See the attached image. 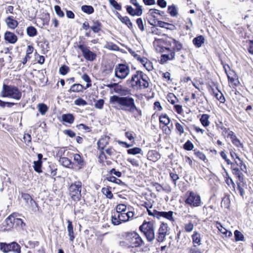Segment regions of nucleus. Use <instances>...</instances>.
<instances>
[{
  "label": "nucleus",
  "instance_id": "35",
  "mask_svg": "<svg viewBox=\"0 0 253 253\" xmlns=\"http://www.w3.org/2000/svg\"><path fill=\"white\" fill-rule=\"evenodd\" d=\"M101 191L102 193L105 195L106 198L111 199L113 197V195L111 192V191L108 188L106 187H103L102 188Z\"/></svg>",
  "mask_w": 253,
  "mask_h": 253
},
{
  "label": "nucleus",
  "instance_id": "58",
  "mask_svg": "<svg viewBox=\"0 0 253 253\" xmlns=\"http://www.w3.org/2000/svg\"><path fill=\"white\" fill-rule=\"evenodd\" d=\"M194 154L201 160L205 161L206 159L205 154L203 153L200 152L199 151H196V150H194Z\"/></svg>",
  "mask_w": 253,
  "mask_h": 253
},
{
  "label": "nucleus",
  "instance_id": "56",
  "mask_svg": "<svg viewBox=\"0 0 253 253\" xmlns=\"http://www.w3.org/2000/svg\"><path fill=\"white\" fill-rule=\"evenodd\" d=\"M161 42V40L155 39V41L154 42V44L155 46H156V45L157 46V47H156V50L157 51L164 52V47L159 45V44Z\"/></svg>",
  "mask_w": 253,
  "mask_h": 253
},
{
  "label": "nucleus",
  "instance_id": "9",
  "mask_svg": "<svg viewBox=\"0 0 253 253\" xmlns=\"http://www.w3.org/2000/svg\"><path fill=\"white\" fill-rule=\"evenodd\" d=\"M168 226L167 223H162L159 231L158 235L157 238V240L159 242H161L164 241L166 235L168 231Z\"/></svg>",
  "mask_w": 253,
  "mask_h": 253
},
{
  "label": "nucleus",
  "instance_id": "49",
  "mask_svg": "<svg viewBox=\"0 0 253 253\" xmlns=\"http://www.w3.org/2000/svg\"><path fill=\"white\" fill-rule=\"evenodd\" d=\"M82 79L85 82L87 83V84H86V87L87 88H88L90 86H91V80L88 75H87L86 74H84L82 76Z\"/></svg>",
  "mask_w": 253,
  "mask_h": 253
},
{
  "label": "nucleus",
  "instance_id": "40",
  "mask_svg": "<svg viewBox=\"0 0 253 253\" xmlns=\"http://www.w3.org/2000/svg\"><path fill=\"white\" fill-rule=\"evenodd\" d=\"M160 123L165 125H168L170 122V120L168 116L166 114L162 115L160 117Z\"/></svg>",
  "mask_w": 253,
  "mask_h": 253
},
{
  "label": "nucleus",
  "instance_id": "36",
  "mask_svg": "<svg viewBox=\"0 0 253 253\" xmlns=\"http://www.w3.org/2000/svg\"><path fill=\"white\" fill-rule=\"evenodd\" d=\"M42 165V162H40V161H34L33 166L34 170L38 173H41L42 172L41 169Z\"/></svg>",
  "mask_w": 253,
  "mask_h": 253
},
{
  "label": "nucleus",
  "instance_id": "54",
  "mask_svg": "<svg viewBox=\"0 0 253 253\" xmlns=\"http://www.w3.org/2000/svg\"><path fill=\"white\" fill-rule=\"evenodd\" d=\"M137 74L138 76V78L139 81H140V80H142L143 82L147 81V76L146 75H145L142 71H137Z\"/></svg>",
  "mask_w": 253,
  "mask_h": 253
},
{
  "label": "nucleus",
  "instance_id": "30",
  "mask_svg": "<svg viewBox=\"0 0 253 253\" xmlns=\"http://www.w3.org/2000/svg\"><path fill=\"white\" fill-rule=\"evenodd\" d=\"M217 224L220 226V227L217 226L218 230L221 233L225 235L226 237H230L232 236V233L231 231H228L227 229L223 227L220 223H217Z\"/></svg>",
  "mask_w": 253,
  "mask_h": 253
},
{
  "label": "nucleus",
  "instance_id": "22",
  "mask_svg": "<svg viewBox=\"0 0 253 253\" xmlns=\"http://www.w3.org/2000/svg\"><path fill=\"white\" fill-rule=\"evenodd\" d=\"M62 120L63 121L68 123L69 124H73L75 118L73 114H63L62 115Z\"/></svg>",
  "mask_w": 253,
  "mask_h": 253
},
{
  "label": "nucleus",
  "instance_id": "42",
  "mask_svg": "<svg viewBox=\"0 0 253 253\" xmlns=\"http://www.w3.org/2000/svg\"><path fill=\"white\" fill-rule=\"evenodd\" d=\"M234 237L236 241L244 240V235L241 233V232L237 230H235L234 232Z\"/></svg>",
  "mask_w": 253,
  "mask_h": 253
},
{
  "label": "nucleus",
  "instance_id": "50",
  "mask_svg": "<svg viewBox=\"0 0 253 253\" xmlns=\"http://www.w3.org/2000/svg\"><path fill=\"white\" fill-rule=\"evenodd\" d=\"M54 10L56 14L60 17H63L64 16V13L59 5H55L54 6Z\"/></svg>",
  "mask_w": 253,
  "mask_h": 253
},
{
  "label": "nucleus",
  "instance_id": "11",
  "mask_svg": "<svg viewBox=\"0 0 253 253\" xmlns=\"http://www.w3.org/2000/svg\"><path fill=\"white\" fill-rule=\"evenodd\" d=\"M138 75L137 71L135 74L133 75L130 79L127 81V84L129 87H132L133 89L137 88L140 84V81L138 78Z\"/></svg>",
  "mask_w": 253,
  "mask_h": 253
},
{
  "label": "nucleus",
  "instance_id": "41",
  "mask_svg": "<svg viewBox=\"0 0 253 253\" xmlns=\"http://www.w3.org/2000/svg\"><path fill=\"white\" fill-rule=\"evenodd\" d=\"M110 4L117 10H121L122 9V6L120 3L117 2L116 0H109Z\"/></svg>",
  "mask_w": 253,
  "mask_h": 253
},
{
  "label": "nucleus",
  "instance_id": "39",
  "mask_svg": "<svg viewBox=\"0 0 253 253\" xmlns=\"http://www.w3.org/2000/svg\"><path fill=\"white\" fill-rule=\"evenodd\" d=\"M38 109L42 115H44L48 110V107L45 104L40 103L38 105Z\"/></svg>",
  "mask_w": 253,
  "mask_h": 253
},
{
  "label": "nucleus",
  "instance_id": "28",
  "mask_svg": "<svg viewBox=\"0 0 253 253\" xmlns=\"http://www.w3.org/2000/svg\"><path fill=\"white\" fill-rule=\"evenodd\" d=\"M106 179L109 181L114 182L120 185H126V184L124 182L114 176H108L106 177Z\"/></svg>",
  "mask_w": 253,
  "mask_h": 253
},
{
  "label": "nucleus",
  "instance_id": "43",
  "mask_svg": "<svg viewBox=\"0 0 253 253\" xmlns=\"http://www.w3.org/2000/svg\"><path fill=\"white\" fill-rule=\"evenodd\" d=\"M69 71V68L65 65H62L59 70V73L62 75H66Z\"/></svg>",
  "mask_w": 253,
  "mask_h": 253
},
{
  "label": "nucleus",
  "instance_id": "10",
  "mask_svg": "<svg viewBox=\"0 0 253 253\" xmlns=\"http://www.w3.org/2000/svg\"><path fill=\"white\" fill-rule=\"evenodd\" d=\"M173 212L172 211H169L167 212L159 211L155 210L154 217H156L158 218L163 217L172 222L173 221Z\"/></svg>",
  "mask_w": 253,
  "mask_h": 253
},
{
  "label": "nucleus",
  "instance_id": "25",
  "mask_svg": "<svg viewBox=\"0 0 253 253\" xmlns=\"http://www.w3.org/2000/svg\"><path fill=\"white\" fill-rule=\"evenodd\" d=\"M59 162L64 167L70 168V166L73 163L67 157H62L59 159Z\"/></svg>",
  "mask_w": 253,
  "mask_h": 253
},
{
  "label": "nucleus",
  "instance_id": "57",
  "mask_svg": "<svg viewBox=\"0 0 253 253\" xmlns=\"http://www.w3.org/2000/svg\"><path fill=\"white\" fill-rule=\"evenodd\" d=\"M104 103V101L103 99H100L97 100L94 104V106L95 108L99 109H101Z\"/></svg>",
  "mask_w": 253,
  "mask_h": 253
},
{
  "label": "nucleus",
  "instance_id": "31",
  "mask_svg": "<svg viewBox=\"0 0 253 253\" xmlns=\"http://www.w3.org/2000/svg\"><path fill=\"white\" fill-rule=\"evenodd\" d=\"M27 34L29 36L33 37L37 35L38 32L34 27L29 26L27 28Z\"/></svg>",
  "mask_w": 253,
  "mask_h": 253
},
{
  "label": "nucleus",
  "instance_id": "55",
  "mask_svg": "<svg viewBox=\"0 0 253 253\" xmlns=\"http://www.w3.org/2000/svg\"><path fill=\"white\" fill-rule=\"evenodd\" d=\"M231 141H232V143L238 148L240 147V148H243L244 147V145H243V143H242L241 142L240 140L237 137L235 138V139H234L233 140H232Z\"/></svg>",
  "mask_w": 253,
  "mask_h": 253
},
{
  "label": "nucleus",
  "instance_id": "3",
  "mask_svg": "<svg viewBox=\"0 0 253 253\" xmlns=\"http://www.w3.org/2000/svg\"><path fill=\"white\" fill-rule=\"evenodd\" d=\"M139 229L145 235L149 242H152L155 239L154 226L152 222H144L139 227Z\"/></svg>",
  "mask_w": 253,
  "mask_h": 253
},
{
  "label": "nucleus",
  "instance_id": "62",
  "mask_svg": "<svg viewBox=\"0 0 253 253\" xmlns=\"http://www.w3.org/2000/svg\"><path fill=\"white\" fill-rule=\"evenodd\" d=\"M21 197L28 204L30 202L31 200L33 199L31 198V196L27 193H22L21 194Z\"/></svg>",
  "mask_w": 253,
  "mask_h": 253
},
{
  "label": "nucleus",
  "instance_id": "15",
  "mask_svg": "<svg viewBox=\"0 0 253 253\" xmlns=\"http://www.w3.org/2000/svg\"><path fill=\"white\" fill-rule=\"evenodd\" d=\"M164 13V11L152 8L149 10L147 14L148 16H151L153 19L156 20L159 19V16H163Z\"/></svg>",
  "mask_w": 253,
  "mask_h": 253
},
{
  "label": "nucleus",
  "instance_id": "53",
  "mask_svg": "<svg viewBox=\"0 0 253 253\" xmlns=\"http://www.w3.org/2000/svg\"><path fill=\"white\" fill-rule=\"evenodd\" d=\"M220 155L221 157L225 160L227 165H230L231 166L233 163H232L229 159H228L227 157V155L224 151H222L220 152Z\"/></svg>",
  "mask_w": 253,
  "mask_h": 253
},
{
  "label": "nucleus",
  "instance_id": "27",
  "mask_svg": "<svg viewBox=\"0 0 253 253\" xmlns=\"http://www.w3.org/2000/svg\"><path fill=\"white\" fill-rule=\"evenodd\" d=\"M93 25L90 28L94 33H98L101 29V23L98 21H93Z\"/></svg>",
  "mask_w": 253,
  "mask_h": 253
},
{
  "label": "nucleus",
  "instance_id": "44",
  "mask_svg": "<svg viewBox=\"0 0 253 253\" xmlns=\"http://www.w3.org/2000/svg\"><path fill=\"white\" fill-rule=\"evenodd\" d=\"M111 220L112 224L114 225H119L121 223L118 214L117 215H116L115 214L112 215L111 217Z\"/></svg>",
  "mask_w": 253,
  "mask_h": 253
},
{
  "label": "nucleus",
  "instance_id": "60",
  "mask_svg": "<svg viewBox=\"0 0 253 253\" xmlns=\"http://www.w3.org/2000/svg\"><path fill=\"white\" fill-rule=\"evenodd\" d=\"M120 218L121 222H126L128 220V217L126 216V213L125 212L118 213Z\"/></svg>",
  "mask_w": 253,
  "mask_h": 253
},
{
  "label": "nucleus",
  "instance_id": "24",
  "mask_svg": "<svg viewBox=\"0 0 253 253\" xmlns=\"http://www.w3.org/2000/svg\"><path fill=\"white\" fill-rule=\"evenodd\" d=\"M13 223L14 228L16 229H23L24 226H25V224L23 222L21 219L15 218V217Z\"/></svg>",
  "mask_w": 253,
  "mask_h": 253
},
{
  "label": "nucleus",
  "instance_id": "64",
  "mask_svg": "<svg viewBox=\"0 0 253 253\" xmlns=\"http://www.w3.org/2000/svg\"><path fill=\"white\" fill-rule=\"evenodd\" d=\"M143 66L148 71H152L153 69V67L152 63L151 62H150L148 60L146 62V64L145 63L144 64V65Z\"/></svg>",
  "mask_w": 253,
  "mask_h": 253
},
{
  "label": "nucleus",
  "instance_id": "52",
  "mask_svg": "<svg viewBox=\"0 0 253 253\" xmlns=\"http://www.w3.org/2000/svg\"><path fill=\"white\" fill-rule=\"evenodd\" d=\"M74 104L78 106H84L87 104V102L83 98H79L75 100Z\"/></svg>",
  "mask_w": 253,
  "mask_h": 253
},
{
  "label": "nucleus",
  "instance_id": "17",
  "mask_svg": "<svg viewBox=\"0 0 253 253\" xmlns=\"http://www.w3.org/2000/svg\"><path fill=\"white\" fill-rule=\"evenodd\" d=\"M74 160L77 163L79 169H81L84 168L86 164L84 158L78 154H74Z\"/></svg>",
  "mask_w": 253,
  "mask_h": 253
},
{
  "label": "nucleus",
  "instance_id": "12",
  "mask_svg": "<svg viewBox=\"0 0 253 253\" xmlns=\"http://www.w3.org/2000/svg\"><path fill=\"white\" fill-rule=\"evenodd\" d=\"M4 40L10 43H15L17 41V36L13 33L6 31L4 35Z\"/></svg>",
  "mask_w": 253,
  "mask_h": 253
},
{
  "label": "nucleus",
  "instance_id": "29",
  "mask_svg": "<svg viewBox=\"0 0 253 253\" xmlns=\"http://www.w3.org/2000/svg\"><path fill=\"white\" fill-rule=\"evenodd\" d=\"M192 241L194 244H197L198 245H201V235L197 232H194L192 236Z\"/></svg>",
  "mask_w": 253,
  "mask_h": 253
},
{
  "label": "nucleus",
  "instance_id": "4",
  "mask_svg": "<svg viewBox=\"0 0 253 253\" xmlns=\"http://www.w3.org/2000/svg\"><path fill=\"white\" fill-rule=\"evenodd\" d=\"M125 234L126 239L129 242L130 247H138L144 243L142 238L135 232H126Z\"/></svg>",
  "mask_w": 253,
  "mask_h": 253
},
{
  "label": "nucleus",
  "instance_id": "47",
  "mask_svg": "<svg viewBox=\"0 0 253 253\" xmlns=\"http://www.w3.org/2000/svg\"><path fill=\"white\" fill-rule=\"evenodd\" d=\"M149 157L150 158V160L155 161L158 159V157H160V155L157 152L154 151L149 152L148 153Z\"/></svg>",
  "mask_w": 253,
  "mask_h": 253
},
{
  "label": "nucleus",
  "instance_id": "6",
  "mask_svg": "<svg viewBox=\"0 0 253 253\" xmlns=\"http://www.w3.org/2000/svg\"><path fill=\"white\" fill-rule=\"evenodd\" d=\"M129 67L125 64H118L115 68V76L119 79H125L129 74Z\"/></svg>",
  "mask_w": 253,
  "mask_h": 253
},
{
  "label": "nucleus",
  "instance_id": "8",
  "mask_svg": "<svg viewBox=\"0 0 253 253\" xmlns=\"http://www.w3.org/2000/svg\"><path fill=\"white\" fill-rule=\"evenodd\" d=\"M78 48L82 51L84 58L86 60L92 61L96 59V54L90 51L88 47L84 44H79L78 45Z\"/></svg>",
  "mask_w": 253,
  "mask_h": 253
},
{
  "label": "nucleus",
  "instance_id": "33",
  "mask_svg": "<svg viewBox=\"0 0 253 253\" xmlns=\"http://www.w3.org/2000/svg\"><path fill=\"white\" fill-rule=\"evenodd\" d=\"M84 88V86L79 84H74L72 85L69 90L70 92H79L82 91Z\"/></svg>",
  "mask_w": 253,
  "mask_h": 253
},
{
  "label": "nucleus",
  "instance_id": "5",
  "mask_svg": "<svg viewBox=\"0 0 253 253\" xmlns=\"http://www.w3.org/2000/svg\"><path fill=\"white\" fill-rule=\"evenodd\" d=\"M82 183L80 181H76L69 187V194L72 199L75 201H79L81 198Z\"/></svg>",
  "mask_w": 253,
  "mask_h": 253
},
{
  "label": "nucleus",
  "instance_id": "46",
  "mask_svg": "<svg viewBox=\"0 0 253 253\" xmlns=\"http://www.w3.org/2000/svg\"><path fill=\"white\" fill-rule=\"evenodd\" d=\"M216 126L218 130H221L222 131V135H224L226 133L228 132L229 129L223 126L222 122H219L218 124H217Z\"/></svg>",
  "mask_w": 253,
  "mask_h": 253
},
{
  "label": "nucleus",
  "instance_id": "1",
  "mask_svg": "<svg viewBox=\"0 0 253 253\" xmlns=\"http://www.w3.org/2000/svg\"><path fill=\"white\" fill-rule=\"evenodd\" d=\"M110 103L113 105L114 108L126 112L134 113L136 112L134 114L135 118L142 116L141 110L136 107L134 98L129 96L113 95L110 98Z\"/></svg>",
  "mask_w": 253,
  "mask_h": 253
},
{
  "label": "nucleus",
  "instance_id": "7",
  "mask_svg": "<svg viewBox=\"0 0 253 253\" xmlns=\"http://www.w3.org/2000/svg\"><path fill=\"white\" fill-rule=\"evenodd\" d=\"M185 202L186 204L190 205L191 207H199L201 204L200 196L193 192L189 193Z\"/></svg>",
  "mask_w": 253,
  "mask_h": 253
},
{
  "label": "nucleus",
  "instance_id": "34",
  "mask_svg": "<svg viewBox=\"0 0 253 253\" xmlns=\"http://www.w3.org/2000/svg\"><path fill=\"white\" fill-rule=\"evenodd\" d=\"M121 22L125 24L130 30H132L133 29V24L130 19L127 16L123 17V19L121 20Z\"/></svg>",
  "mask_w": 253,
  "mask_h": 253
},
{
  "label": "nucleus",
  "instance_id": "38",
  "mask_svg": "<svg viewBox=\"0 0 253 253\" xmlns=\"http://www.w3.org/2000/svg\"><path fill=\"white\" fill-rule=\"evenodd\" d=\"M142 150L139 147H134L127 150V152L130 155H136L141 153Z\"/></svg>",
  "mask_w": 253,
  "mask_h": 253
},
{
  "label": "nucleus",
  "instance_id": "23",
  "mask_svg": "<svg viewBox=\"0 0 253 253\" xmlns=\"http://www.w3.org/2000/svg\"><path fill=\"white\" fill-rule=\"evenodd\" d=\"M209 118L210 115L208 114H204L201 116L200 121L204 126L207 127L210 125V122L209 121Z\"/></svg>",
  "mask_w": 253,
  "mask_h": 253
},
{
  "label": "nucleus",
  "instance_id": "37",
  "mask_svg": "<svg viewBox=\"0 0 253 253\" xmlns=\"http://www.w3.org/2000/svg\"><path fill=\"white\" fill-rule=\"evenodd\" d=\"M223 169L224 170L225 173H226V176L225 178V182L226 183L229 185L230 184L232 185L233 187L235 188V184L233 182L232 178L229 176L228 173L226 171V170L224 169V168L223 167Z\"/></svg>",
  "mask_w": 253,
  "mask_h": 253
},
{
  "label": "nucleus",
  "instance_id": "16",
  "mask_svg": "<svg viewBox=\"0 0 253 253\" xmlns=\"http://www.w3.org/2000/svg\"><path fill=\"white\" fill-rule=\"evenodd\" d=\"M110 137L105 136L100 138L97 142V146L99 150H103L104 148L109 143Z\"/></svg>",
  "mask_w": 253,
  "mask_h": 253
},
{
  "label": "nucleus",
  "instance_id": "13",
  "mask_svg": "<svg viewBox=\"0 0 253 253\" xmlns=\"http://www.w3.org/2000/svg\"><path fill=\"white\" fill-rule=\"evenodd\" d=\"M5 22L6 23L8 27L11 29H15L18 25L17 21L14 20L13 16H11L7 17L5 19Z\"/></svg>",
  "mask_w": 253,
  "mask_h": 253
},
{
  "label": "nucleus",
  "instance_id": "61",
  "mask_svg": "<svg viewBox=\"0 0 253 253\" xmlns=\"http://www.w3.org/2000/svg\"><path fill=\"white\" fill-rule=\"evenodd\" d=\"M25 143L27 145H29L31 142L32 137L30 134L27 133L25 134L23 137Z\"/></svg>",
  "mask_w": 253,
  "mask_h": 253
},
{
  "label": "nucleus",
  "instance_id": "51",
  "mask_svg": "<svg viewBox=\"0 0 253 253\" xmlns=\"http://www.w3.org/2000/svg\"><path fill=\"white\" fill-rule=\"evenodd\" d=\"M183 148L186 150L190 151L193 149L194 145L190 140H188L184 144Z\"/></svg>",
  "mask_w": 253,
  "mask_h": 253
},
{
  "label": "nucleus",
  "instance_id": "45",
  "mask_svg": "<svg viewBox=\"0 0 253 253\" xmlns=\"http://www.w3.org/2000/svg\"><path fill=\"white\" fill-rule=\"evenodd\" d=\"M126 207L125 204H119L116 207V211L117 213L125 212L126 211Z\"/></svg>",
  "mask_w": 253,
  "mask_h": 253
},
{
  "label": "nucleus",
  "instance_id": "18",
  "mask_svg": "<svg viewBox=\"0 0 253 253\" xmlns=\"http://www.w3.org/2000/svg\"><path fill=\"white\" fill-rule=\"evenodd\" d=\"M68 226H67V231L68 234L69 236L70 241L73 242L75 238L74 235V232L73 230V226L72 221L70 220H67Z\"/></svg>",
  "mask_w": 253,
  "mask_h": 253
},
{
  "label": "nucleus",
  "instance_id": "21",
  "mask_svg": "<svg viewBox=\"0 0 253 253\" xmlns=\"http://www.w3.org/2000/svg\"><path fill=\"white\" fill-rule=\"evenodd\" d=\"M9 252L13 251L16 253L21 252V247L17 243L13 242L9 244Z\"/></svg>",
  "mask_w": 253,
  "mask_h": 253
},
{
  "label": "nucleus",
  "instance_id": "14",
  "mask_svg": "<svg viewBox=\"0 0 253 253\" xmlns=\"http://www.w3.org/2000/svg\"><path fill=\"white\" fill-rule=\"evenodd\" d=\"M126 9L127 13L131 16H141L142 14V8H136L134 10L130 5H126Z\"/></svg>",
  "mask_w": 253,
  "mask_h": 253
},
{
  "label": "nucleus",
  "instance_id": "63",
  "mask_svg": "<svg viewBox=\"0 0 253 253\" xmlns=\"http://www.w3.org/2000/svg\"><path fill=\"white\" fill-rule=\"evenodd\" d=\"M136 23L139 28V29L141 31H143L144 30V26L143 25V20L141 18H139L136 20Z\"/></svg>",
  "mask_w": 253,
  "mask_h": 253
},
{
  "label": "nucleus",
  "instance_id": "19",
  "mask_svg": "<svg viewBox=\"0 0 253 253\" xmlns=\"http://www.w3.org/2000/svg\"><path fill=\"white\" fill-rule=\"evenodd\" d=\"M205 42V38L203 36L200 35L193 40V43L196 47L199 48Z\"/></svg>",
  "mask_w": 253,
  "mask_h": 253
},
{
  "label": "nucleus",
  "instance_id": "59",
  "mask_svg": "<svg viewBox=\"0 0 253 253\" xmlns=\"http://www.w3.org/2000/svg\"><path fill=\"white\" fill-rule=\"evenodd\" d=\"M29 204L32 207V211L36 212L38 211V204L33 199L31 200Z\"/></svg>",
  "mask_w": 253,
  "mask_h": 253
},
{
  "label": "nucleus",
  "instance_id": "48",
  "mask_svg": "<svg viewBox=\"0 0 253 253\" xmlns=\"http://www.w3.org/2000/svg\"><path fill=\"white\" fill-rule=\"evenodd\" d=\"M0 250L4 253L9 252V244H6L5 243H0Z\"/></svg>",
  "mask_w": 253,
  "mask_h": 253
},
{
  "label": "nucleus",
  "instance_id": "2",
  "mask_svg": "<svg viewBox=\"0 0 253 253\" xmlns=\"http://www.w3.org/2000/svg\"><path fill=\"white\" fill-rule=\"evenodd\" d=\"M0 95L3 97H9L16 100H20L22 92L17 86L3 84Z\"/></svg>",
  "mask_w": 253,
  "mask_h": 253
},
{
  "label": "nucleus",
  "instance_id": "26",
  "mask_svg": "<svg viewBox=\"0 0 253 253\" xmlns=\"http://www.w3.org/2000/svg\"><path fill=\"white\" fill-rule=\"evenodd\" d=\"M213 91V93L214 94V96L221 103H224L225 101V99L223 95V94L217 89V91L215 92L213 88H212Z\"/></svg>",
  "mask_w": 253,
  "mask_h": 253
},
{
  "label": "nucleus",
  "instance_id": "32",
  "mask_svg": "<svg viewBox=\"0 0 253 253\" xmlns=\"http://www.w3.org/2000/svg\"><path fill=\"white\" fill-rule=\"evenodd\" d=\"M81 10L88 14H92L94 12V8L91 5H84L81 7Z\"/></svg>",
  "mask_w": 253,
  "mask_h": 253
},
{
  "label": "nucleus",
  "instance_id": "20",
  "mask_svg": "<svg viewBox=\"0 0 253 253\" xmlns=\"http://www.w3.org/2000/svg\"><path fill=\"white\" fill-rule=\"evenodd\" d=\"M14 216L13 215L11 214L5 220V225L6 226V229L9 230L11 228H14Z\"/></svg>",
  "mask_w": 253,
  "mask_h": 253
}]
</instances>
